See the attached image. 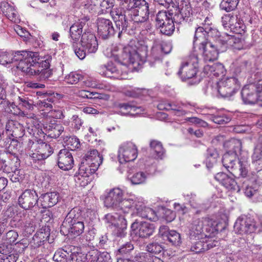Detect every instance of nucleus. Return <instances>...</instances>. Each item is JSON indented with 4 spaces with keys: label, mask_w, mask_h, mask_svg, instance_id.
<instances>
[{
    "label": "nucleus",
    "mask_w": 262,
    "mask_h": 262,
    "mask_svg": "<svg viewBox=\"0 0 262 262\" xmlns=\"http://www.w3.org/2000/svg\"><path fill=\"white\" fill-rule=\"evenodd\" d=\"M142 1L134 2V6L132 8L123 10L118 9L111 12L112 17L119 30V38L121 33L131 26L132 24L138 25L148 19L149 5L145 0Z\"/></svg>",
    "instance_id": "nucleus-1"
},
{
    "label": "nucleus",
    "mask_w": 262,
    "mask_h": 262,
    "mask_svg": "<svg viewBox=\"0 0 262 262\" xmlns=\"http://www.w3.org/2000/svg\"><path fill=\"white\" fill-rule=\"evenodd\" d=\"M148 47L145 45L139 46L128 45L123 48L121 59L125 63L137 64L139 66L143 64L147 58L150 66L155 67L160 64L163 57L159 43H155L151 49L150 53L147 55Z\"/></svg>",
    "instance_id": "nucleus-2"
},
{
    "label": "nucleus",
    "mask_w": 262,
    "mask_h": 262,
    "mask_svg": "<svg viewBox=\"0 0 262 262\" xmlns=\"http://www.w3.org/2000/svg\"><path fill=\"white\" fill-rule=\"evenodd\" d=\"M51 59V57H44L40 60L36 52L17 51V69L29 75H39L40 80H46L53 74L49 69Z\"/></svg>",
    "instance_id": "nucleus-3"
},
{
    "label": "nucleus",
    "mask_w": 262,
    "mask_h": 262,
    "mask_svg": "<svg viewBox=\"0 0 262 262\" xmlns=\"http://www.w3.org/2000/svg\"><path fill=\"white\" fill-rule=\"evenodd\" d=\"M229 143L233 151H229L223 156V165L233 175L245 178L248 171L247 156L239 158L238 162L236 160L238 153L242 150V142L239 140L233 139Z\"/></svg>",
    "instance_id": "nucleus-4"
},
{
    "label": "nucleus",
    "mask_w": 262,
    "mask_h": 262,
    "mask_svg": "<svg viewBox=\"0 0 262 262\" xmlns=\"http://www.w3.org/2000/svg\"><path fill=\"white\" fill-rule=\"evenodd\" d=\"M80 212L76 209H72L66 216L61 226V230L65 231L68 234L77 236L83 233L84 229V223L79 219Z\"/></svg>",
    "instance_id": "nucleus-5"
},
{
    "label": "nucleus",
    "mask_w": 262,
    "mask_h": 262,
    "mask_svg": "<svg viewBox=\"0 0 262 262\" xmlns=\"http://www.w3.org/2000/svg\"><path fill=\"white\" fill-rule=\"evenodd\" d=\"M199 59L198 55L193 52L182 63L178 73L183 79H190L196 74L198 69Z\"/></svg>",
    "instance_id": "nucleus-6"
},
{
    "label": "nucleus",
    "mask_w": 262,
    "mask_h": 262,
    "mask_svg": "<svg viewBox=\"0 0 262 262\" xmlns=\"http://www.w3.org/2000/svg\"><path fill=\"white\" fill-rule=\"evenodd\" d=\"M217 91L223 98H229L233 95L240 88V83L234 77L220 80L217 83Z\"/></svg>",
    "instance_id": "nucleus-7"
},
{
    "label": "nucleus",
    "mask_w": 262,
    "mask_h": 262,
    "mask_svg": "<svg viewBox=\"0 0 262 262\" xmlns=\"http://www.w3.org/2000/svg\"><path fill=\"white\" fill-rule=\"evenodd\" d=\"M172 13L166 11H159L156 17V26L160 29L161 33L170 36L174 31Z\"/></svg>",
    "instance_id": "nucleus-8"
},
{
    "label": "nucleus",
    "mask_w": 262,
    "mask_h": 262,
    "mask_svg": "<svg viewBox=\"0 0 262 262\" xmlns=\"http://www.w3.org/2000/svg\"><path fill=\"white\" fill-rule=\"evenodd\" d=\"M52 152V149L48 144L41 141L32 143L27 154L34 161L42 160L47 158Z\"/></svg>",
    "instance_id": "nucleus-9"
},
{
    "label": "nucleus",
    "mask_w": 262,
    "mask_h": 262,
    "mask_svg": "<svg viewBox=\"0 0 262 262\" xmlns=\"http://www.w3.org/2000/svg\"><path fill=\"white\" fill-rule=\"evenodd\" d=\"M138 156L136 145L131 142L122 144L118 150V159L120 163L134 161Z\"/></svg>",
    "instance_id": "nucleus-10"
},
{
    "label": "nucleus",
    "mask_w": 262,
    "mask_h": 262,
    "mask_svg": "<svg viewBox=\"0 0 262 262\" xmlns=\"http://www.w3.org/2000/svg\"><path fill=\"white\" fill-rule=\"evenodd\" d=\"M212 225V221L208 218L194 219L189 228L190 238L199 239L202 238L204 234V226H209Z\"/></svg>",
    "instance_id": "nucleus-11"
},
{
    "label": "nucleus",
    "mask_w": 262,
    "mask_h": 262,
    "mask_svg": "<svg viewBox=\"0 0 262 262\" xmlns=\"http://www.w3.org/2000/svg\"><path fill=\"white\" fill-rule=\"evenodd\" d=\"M39 199L35 191L26 189L19 196L17 200L19 205L25 210H28L34 207Z\"/></svg>",
    "instance_id": "nucleus-12"
},
{
    "label": "nucleus",
    "mask_w": 262,
    "mask_h": 262,
    "mask_svg": "<svg viewBox=\"0 0 262 262\" xmlns=\"http://www.w3.org/2000/svg\"><path fill=\"white\" fill-rule=\"evenodd\" d=\"M123 191L119 188H114L107 192L104 198V206L116 209L123 196Z\"/></svg>",
    "instance_id": "nucleus-13"
},
{
    "label": "nucleus",
    "mask_w": 262,
    "mask_h": 262,
    "mask_svg": "<svg viewBox=\"0 0 262 262\" xmlns=\"http://www.w3.org/2000/svg\"><path fill=\"white\" fill-rule=\"evenodd\" d=\"M179 13L175 15L173 19L179 23L187 21L192 15V9L188 0H176Z\"/></svg>",
    "instance_id": "nucleus-14"
},
{
    "label": "nucleus",
    "mask_w": 262,
    "mask_h": 262,
    "mask_svg": "<svg viewBox=\"0 0 262 262\" xmlns=\"http://www.w3.org/2000/svg\"><path fill=\"white\" fill-rule=\"evenodd\" d=\"M131 228L135 234L141 238H148L152 235L155 231L154 224L146 222H134Z\"/></svg>",
    "instance_id": "nucleus-15"
},
{
    "label": "nucleus",
    "mask_w": 262,
    "mask_h": 262,
    "mask_svg": "<svg viewBox=\"0 0 262 262\" xmlns=\"http://www.w3.org/2000/svg\"><path fill=\"white\" fill-rule=\"evenodd\" d=\"M234 230L238 233L243 234L254 232L256 229L254 222L248 218H238L234 226Z\"/></svg>",
    "instance_id": "nucleus-16"
},
{
    "label": "nucleus",
    "mask_w": 262,
    "mask_h": 262,
    "mask_svg": "<svg viewBox=\"0 0 262 262\" xmlns=\"http://www.w3.org/2000/svg\"><path fill=\"white\" fill-rule=\"evenodd\" d=\"M234 177L238 176L233 175L232 173L230 176L224 172H219L215 174L214 178L228 190L239 191V186Z\"/></svg>",
    "instance_id": "nucleus-17"
},
{
    "label": "nucleus",
    "mask_w": 262,
    "mask_h": 262,
    "mask_svg": "<svg viewBox=\"0 0 262 262\" xmlns=\"http://www.w3.org/2000/svg\"><path fill=\"white\" fill-rule=\"evenodd\" d=\"M257 82L245 85L243 88L241 95L245 104H255L257 101Z\"/></svg>",
    "instance_id": "nucleus-18"
},
{
    "label": "nucleus",
    "mask_w": 262,
    "mask_h": 262,
    "mask_svg": "<svg viewBox=\"0 0 262 262\" xmlns=\"http://www.w3.org/2000/svg\"><path fill=\"white\" fill-rule=\"evenodd\" d=\"M200 44L199 49L203 51L204 60L211 61L217 59L219 52L214 45L208 41H203L200 42Z\"/></svg>",
    "instance_id": "nucleus-19"
},
{
    "label": "nucleus",
    "mask_w": 262,
    "mask_h": 262,
    "mask_svg": "<svg viewBox=\"0 0 262 262\" xmlns=\"http://www.w3.org/2000/svg\"><path fill=\"white\" fill-rule=\"evenodd\" d=\"M58 165L63 170L71 169L74 165V159L72 153L67 149H61L58 153Z\"/></svg>",
    "instance_id": "nucleus-20"
},
{
    "label": "nucleus",
    "mask_w": 262,
    "mask_h": 262,
    "mask_svg": "<svg viewBox=\"0 0 262 262\" xmlns=\"http://www.w3.org/2000/svg\"><path fill=\"white\" fill-rule=\"evenodd\" d=\"M81 47L87 50L88 53L96 52L98 49V42L94 34L90 33H84L81 38Z\"/></svg>",
    "instance_id": "nucleus-21"
},
{
    "label": "nucleus",
    "mask_w": 262,
    "mask_h": 262,
    "mask_svg": "<svg viewBox=\"0 0 262 262\" xmlns=\"http://www.w3.org/2000/svg\"><path fill=\"white\" fill-rule=\"evenodd\" d=\"M98 32L102 38L106 39L108 36L114 34L115 30L112 21L104 18H99L97 19Z\"/></svg>",
    "instance_id": "nucleus-22"
},
{
    "label": "nucleus",
    "mask_w": 262,
    "mask_h": 262,
    "mask_svg": "<svg viewBox=\"0 0 262 262\" xmlns=\"http://www.w3.org/2000/svg\"><path fill=\"white\" fill-rule=\"evenodd\" d=\"M136 214L142 218L155 222L158 219L156 212L150 208L146 207L142 202H139L135 206Z\"/></svg>",
    "instance_id": "nucleus-23"
},
{
    "label": "nucleus",
    "mask_w": 262,
    "mask_h": 262,
    "mask_svg": "<svg viewBox=\"0 0 262 262\" xmlns=\"http://www.w3.org/2000/svg\"><path fill=\"white\" fill-rule=\"evenodd\" d=\"M105 223L110 225L123 230L126 228L127 221L125 215L115 213L114 214L108 213L105 216Z\"/></svg>",
    "instance_id": "nucleus-24"
},
{
    "label": "nucleus",
    "mask_w": 262,
    "mask_h": 262,
    "mask_svg": "<svg viewBox=\"0 0 262 262\" xmlns=\"http://www.w3.org/2000/svg\"><path fill=\"white\" fill-rule=\"evenodd\" d=\"M204 72L209 77H219L225 75L226 70L221 63H215L212 65H206L204 68Z\"/></svg>",
    "instance_id": "nucleus-25"
},
{
    "label": "nucleus",
    "mask_w": 262,
    "mask_h": 262,
    "mask_svg": "<svg viewBox=\"0 0 262 262\" xmlns=\"http://www.w3.org/2000/svg\"><path fill=\"white\" fill-rule=\"evenodd\" d=\"M139 202L137 200H134L132 199L122 198L116 209L120 211L119 212L120 214L122 212L123 213L125 216V214L129 212H132V214H136V213L134 212V211H135V206Z\"/></svg>",
    "instance_id": "nucleus-26"
},
{
    "label": "nucleus",
    "mask_w": 262,
    "mask_h": 262,
    "mask_svg": "<svg viewBox=\"0 0 262 262\" xmlns=\"http://www.w3.org/2000/svg\"><path fill=\"white\" fill-rule=\"evenodd\" d=\"M43 132L51 138H57L64 130V127L59 124L48 123L43 125Z\"/></svg>",
    "instance_id": "nucleus-27"
},
{
    "label": "nucleus",
    "mask_w": 262,
    "mask_h": 262,
    "mask_svg": "<svg viewBox=\"0 0 262 262\" xmlns=\"http://www.w3.org/2000/svg\"><path fill=\"white\" fill-rule=\"evenodd\" d=\"M99 73L104 76L114 79H123L119 75V71L112 64L107 66H102L99 69Z\"/></svg>",
    "instance_id": "nucleus-28"
},
{
    "label": "nucleus",
    "mask_w": 262,
    "mask_h": 262,
    "mask_svg": "<svg viewBox=\"0 0 262 262\" xmlns=\"http://www.w3.org/2000/svg\"><path fill=\"white\" fill-rule=\"evenodd\" d=\"M58 195L55 192H51L42 194L40 198L41 206L43 208L53 206L58 202Z\"/></svg>",
    "instance_id": "nucleus-29"
},
{
    "label": "nucleus",
    "mask_w": 262,
    "mask_h": 262,
    "mask_svg": "<svg viewBox=\"0 0 262 262\" xmlns=\"http://www.w3.org/2000/svg\"><path fill=\"white\" fill-rule=\"evenodd\" d=\"M84 24V22L78 21L70 27V34L71 38V40L70 41L71 43L78 42L82 32V28Z\"/></svg>",
    "instance_id": "nucleus-30"
},
{
    "label": "nucleus",
    "mask_w": 262,
    "mask_h": 262,
    "mask_svg": "<svg viewBox=\"0 0 262 262\" xmlns=\"http://www.w3.org/2000/svg\"><path fill=\"white\" fill-rule=\"evenodd\" d=\"M183 104L175 102H168L159 105L160 109L172 111L174 114L178 116H183L186 114V111L182 109Z\"/></svg>",
    "instance_id": "nucleus-31"
},
{
    "label": "nucleus",
    "mask_w": 262,
    "mask_h": 262,
    "mask_svg": "<svg viewBox=\"0 0 262 262\" xmlns=\"http://www.w3.org/2000/svg\"><path fill=\"white\" fill-rule=\"evenodd\" d=\"M17 107L19 110L17 112V115L25 116L27 114L26 110H29L32 107V103L29 98L24 95L18 96L17 99Z\"/></svg>",
    "instance_id": "nucleus-32"
},
{
    "label": "nucleus",
    "mask_w": 262,
    "mask_h": 262,
    "mask_svg": "<svg viewBox=\"0 0 262 262\" xmlns=\"http://www.w3.org/2000/svg\"><path fill=\"white\" fill-rule=\"evenodd\" d=\"M0 8L8 19L12 22H16V10L14 7L11 6L6 1H2L0 3Z\"/></svg>",
    "instance_id": "nucleus-33"
},
{
    "label": "nucleus",
    "mask_w": 262,
    "mask_h": 262,
    "mask_svg": "<svg viewBox=\"0 0 262 262\" xmlns=\"http://www.w3.org/2000/svg\"><path fill=\"white\" fill-rule=\"evenodd\" d=\"M98 159V158L96 157V161L94 160L95 163L91 164L92 165H88L86 162L85 163L81 162L79 167V172L82 174L92 176L98 168V163L97 161Z\"/></svg>",
    "instance_id": "nucleus-34"
},
{
    "label": "nucleus",
    "mask_w": 262,
    "mask_h": 262,
    "mask_svg": "<svg viewBox=\"0 0 262 262\" xmlns=\"http://www.w3.org/2000/svg\"><path fill=\"white\" fill-rule=\"evenodd\" d=\"M212 34L210 33V29L207 28H204L203 27H198L195 32L193 40V45L196 43L197 41H207L206 37L208 36H214Z\"/></svg>",
    "instance_id": "nucleus-35"
},
{
    "label": "nucleus",
    "mask_w": 262,
    "mask_h": 262,
    "mask_svg": "<svg viewBox=\"0 0 262 262\" xmlns=\"http://www.w3.org/2000/svg\"><path fill=\"white\" fill-rule=\"evenodd\" d=\"M96 157L98 158L97 163H98V167L102 162V157L98 153V151L96 149H92L89 151L85 156L82 159L81 162H86L88 165H92L91 164L95 163L96 161Z\"/></svg>",
    "instance_id": "nucleus-36"
},
{
    "label": "nucleus",
    "mask_w": 262,
    "mask_h": 262,
    "mask_svg": "<svg viewBox=\"0 0 262 262\" xmlns=\"http://www.w3.org/2000/svg\"><path fill=\"white\" fill-rule=\"evenodd\" d=\"M21 219L19 220L21 227L27 234H31L35 229L33 222L28 215L23 213V217L20 216Z\"/></svg>",
    "instance_id": "nucleus-37"
},
{
    "label": "nucleus",
    "mask_w": 262,
    "mask_h": 262,
    "mask_svg": "<svg viewBox=\"0 0 262 262\" xmlns=\"http://www.w3.org/2000/svg\"><path fill=\"white\" fill-rule=\"evenodd\" d=\"M219 153L214 148H208L207 151L206 164L207 168H210L216 163L219 158Z\"/></svg>",
    "instance_id": "nucleus-38"
},
{
    "label": "nucleus",
    "mask_w": 262,
    "mask_h": 262,
    "mask_svg": "<svg viewBox=\"0 0 262 262\" xmlns=\"http://www.w3.org/2000/svg\"><path fill=\"white\" fill-rule=\"evenodd\" d=\"M248 61L246 60L238 59L233 64V73L236 75H239L243 73H245L248 70Z\"/></svg>",
    "instance_id": "nucleus-39"
},
{
    "label": "nucleus",
    "mask_w": 262,
    "mask_h": 262,
    "mask_svg": "<svg viewBox=\"0 0 262 262\" xmlns=\"http://www.w3.org/2000/svg\"><path fill=\"white\" fill-rule=\"evenodd\" d=\"M16 54L15 52L10 51L0 52V64L3 65H9L8 68L10 67L9 65L13 63L14 61V57Z\"/></svg>",
    "instance_id": "nucleus-40"
},
{
    "label": "nucleus",
    "mask_w": 262,
    "mask_h": 262,
    "mask_svg": "<svg viewBox=\"0 0 262 262\" xmlns=\"http://www.w3.org/2000/svg\"><path fill=\"white\" fill-rule=\"evenodd\" d=\"M6 151L7 153L16 157V137H8L6 141Z\"/></svg>",
    "instance_id": "nucleus-41"
},
{
    "label": "nucleus",
    "mask_w": 262,
    "mask_h": 262,
    "mask_svg": "<svg viewBox=\"0 0 262 262\" xmlns=\"http://www.w3.org/2000/svg\"><path fill=\"white\" fill-rule=\"evenodd\" d=\"M118 107L123 114H127L132 112L140 113L143 111L141 107H137L128 103H120L118 105Z\"/></svg>",
    "instance_id": "nucleus-42"
},
{
    "label": "nucleus",
    "mask_w": 262,
    "mask_h": 262,
    "mask_svg": "<svg viewBox=\"0 0 262 262\" xmlns=\"http://www.w3.org/2000/svg\"><path fill=\"white\" fill-rule=\"evenodd\" d=\"M150 147L155 154V158H161L164 153L162 143L157 140H152L150 143Z\"/></svg>",
    "instance_id": "nucleus-43"
},
{
    "label": "nucleus",
    "mask_w": 262,
    "mask_h": 262,
    "mask_svg": "<svg viewBox=\"0 0 262 262\" xmlns=\"http://www.w3.org/2000/svg\"><path fill=\"white\" fill-rule=\"evenodd\" d=\"M165 237L174 246H179L182 242L180 234L175 230H170Z\"/></svg>",
    "instance_id": "nucleus-44"
},
{
    "label": "nucleus",
    "mask_w": 262,
    "mask_h": 262,
    "mask_svg": "<svg viewBox=\"0 0 262 262\" xmlns=\"http://www.w3.org/2000/svg\"><path fill=\"white\" fill-rule=\"evenodd\" d=\"M11 241H10V243L8 242L3 243L0 244V253L2 254H10L14 252H16L15 250V246L16 244L10 243ZM14 240H13L12 242L14 243Z\"/></svg>",
    "instance_id": "nucleus-45"
},
{
    "label": "nucleus",
    "mask_w": 262,
    "mask_h": 262,
    "mask_svg": "<svg viewBox=\"0 0 262 262\" xmlns=\"http://www.w3.org/2000/svg\"><path fill=\"white\" fill-rule=\"evenodd\" d=\"M238 2V1L233 0H223L220 5V7L223 10L230 12L236 8Z\"/></svg>",
    "instance_id": "nucleus-46"
},
{
    "label": "nucleus",
    "mask_w": 262,
    "mask_h": 262,
    "mask_svg": "<svg viewBox=\"0 0 262 262\" xmlns=\"http://www.w3.org/2000/svg\"><path fill=\"white\" fill-rule=\"evenodd\" d=\"M147 174L143 172H138L134 174L130 178L132 184L139 185L145 182Z\"/></svg>",
    "instance_id": "nucleus-47"
},
{
    "label": "nucleus",
    "mask_w": 262,
    "mask_h": 262,
    "mask_svg": "<svg viewBox=\"0 0 262 262\" xmlns=\"http://www.w3.org/2000/svg\"><path fill=\"white\" fill-rule=\"evenodd\" d=\"M75 180L77 185L81 187H85L91 182L92 177L90 176L81 174L80 172H78V174L75 176Z\"/></svg>",
    "instance_id": "nucleus-48"
},
{
    "label": "nucleus",
    "mask_w": 262,
    "mask_h": 262,
    "mask_svg": "<svg viewBox=\"0 0 262 262\" xmlns=\"http://www.w3.org/2000/svg\"><path fill=\"white\" fill-rule=\"evenodd\" d=\"M114 5V0H103L99 3V5L101 10V11L104 12H111L118 8H116L113 10L111 9L113 8Z\"/></svg>",
    "instance_id": "nucleus-49"
},
{
    "label": "nucleus",
    "mask_w": 262,
    "mask_h": 262,
    "mask_svg": "<svg viewBox=\"0 0 262 262\" xmlns=\"http://www.w3.org/2000/svg\"><path fill=\"white\" fill-rule=\"evenodd\" d=\"M66 144L68 148L71 150H75L80 147V141L76 137H70L66 141Z\"/></svg>",
    "instance_id": "nucleus-50"
},
{
    "label": "nucleus",
    "mask_w": 262,
    "mask_h": 262,
    "mask_svg": "<svg viewBox=\"0 0 262 262\" xmlns=\"http://www.w3.org/2000/svg\"><path fill=\"white\" fill-rule=\"evenodd\" d=\"M236 15H231V14L224 15L222 18V23L225 28H229L230 29L233 25V23L236 20Z\"/></svg>",
    "instance_id": "nucleus-51"
},
{
    "label": "nucleus",
    "mask_w": 262,
    "mask_h": 262,
    "mask_svg": "<svg viewBox=\"0 0 262 262\" xmlns=\"http://www.w3.org/2000/svg\"><path fill=\"white\" fill-rule=\"evenodd\" d=\"M81 78V75L75 72H71L65 77L64 81L68 83L74 84L78 83Z\"/></svg>",
    "instance_id": "nucleus-52"
},
{
    "label": "nucleus",
    "mask_w": 262,
    "mask_h": 262,
    "mask_svg": "<svg viewBox=\"0 0 262 262\" xmlns=\"http://www.w3.org/2000/svg\"><path fill=\"white\" fill-rule=\"evenodd\" d=\"M190 250L196 253L204 252L207 250L205 243L201 241H198L192 244Z\"/></svg>",
    "instance_id": "nucleus-53"
},
{
    "label": "nucleus",
    "mask_w": 262,
    "mask_h": 262,
    "mask_svg": "<svg viewBox=\"0 0 262 262\" xmlns=\"http://www.w3.org/2000/svg\"><path fill=\"white\" fill-rule=\"evenodd\" d=\"M6 132L8 137H15L16 129V122L13 120L8 121L6 126Z\"/></svg>",
    "instance_id": "nucleus-54"
},
{
    "label": "nucleus",
    "mask_w": 262,
    "mask_h": 262,
    "mask_svg": "<svg viewBox=\"0 0 262 262\" xmlns=\"http://www.w3.org/2000/svg\"><path fill=\"white\" fill-rule=\"evenodd\" d=\"M86 257L81 253H72L67 262H85Z\"/></svg>",
    "instance_id": "nucleus-55"
},
{
    "label": "nucleus",
    "mask_w": 262,
    "mask_h": 262,
    "mask_svg": "<svg viewBox=\"0 0 262 262\" xmlns=\"http://www.w3.org/2000/svg\"><path fill=\"white\" fill-rule=\"evenodd\" d=\"M71 44L75 54L80 59H83L85 57L86 54H89L87 52V50H85L82 47L81 48H77V42H71Z\"/></svg>",
    "instance_id": "nucleus-56"
},
{
    "label": "nucleus",
    "mask_w": 262,
    "mask_h": 262,
    "mask_svg": "<svg viewBox=\"0 0 262 262\" xmlns=\"http://www.w3.org/2000/svg\"><path fill=\"white\" fill-rule=\"evenodd\" d=\"M17 35L19 36V39L26 42L30 38V33L25 29L17 25Z\"/></svg>",
    "instance_id": "nucleus-57"
},
{
    "label": "nucleus",
    "mask_w": 262,
    "mask_h": 262,
    "mask_svg": "<svg viewBox=\"0 0 262 262\" xmlns=\"http://www.w3.org/2000/svg\"><path fill=\"white\" fill-rule=\"evenodd\" d=\"M50 97L52 99L51 101L46 100L45 98L42 99H39L37 101V104L40 108L46 107L47 110H51V108H52V104L54 102L55 98L52 95L50 96Z\"/></svg>",
    "instance_id": "nucleus-58"
},
{
    "label": "nucleus",
    "mask_w": 262,
    "mask_h": 262,
    "mask_svg": "<svg viewBox=\"0 0 262 262\" xmlns=\"http://www.w3.org/2000/svg\"><path fill=\"white\" fill-rule=\"evenodd\" d=\"M163 247L158 243H152L146 247L147 251L151 253L159 254L163 250Z\"/></svg>",
    "instance_id": "nucleus-59"
},
{
    "label": "nucleus",
    "mask_w": 262,
    "mask_h": 262,
    "mask_svg": "<svg viewBox=\"0 0 262 262\" xmlns=\"http://www.w3.org/2000/svg\"><path fill=\"white\" fill-rule=\"evenodd\" d=\"M210 120L216 124H224L229 122L230 118L225 115L211 116Z\"/></svg>",
    "instance_id": "nucleus-60"
},
{
    "label": "nucleus",
    "mask_w": 262,
    "mask_h": 262,
    "mask_svg": "<svg viewBox=\"0 0 262 262\" xmlns=\"http://www.w3.org/2000/svg\"><path fill=\"white\" fill-rule=\"evenodd\" d=\"M69 253L63 249H59L55 253L53 256V260L56 261H61L64 259Z\"/></svg>",
    "instance_id": "nucleus-61"
},
{
    "label": "nucleus",
    "mask_w": 262,
    "mask_h": 262,
    "mask_svg": "<svg viewBox=\"0 0 262 262\" xmlns=\"http://www.w3.org/2000/svg\"><path fill=\"white\" fill-rule=\"evenodd\" d=\"M151 254L148 253L140 252L135 256V259L137 262H149Z\"/></svg>",
    "instance_id": "nucleus-62"
},
{
    "label": "nucleus",
    "mask_w": 262,
    "mask_h": 262,
    "mask_svg": "<svg viewBox=\"0 0 262 262\" xmlns=\"http://www.w3.org/2000/svg\"><path fill=\"white\" fill-rule=\"evenodd\" d=\"M86 84L90 87L99 89L103 88V84L95 78H89L86 81Z\"/></svg>",
    "instance_id": "nucleus-63"
},
{
    "label": "nucleus",
    "mask_w": 262,
    "mask_h": 262,
    "mask_svg": "<svg viewBox=\"0 0 262 262\" xmlns=\"http://www.w3.org/2000/svg\"><path fill=\"white\" fill-rule=\"evenodd\" d=\"M16 253L14 252L8 255H0V262H16Z\"/></svg>",
    "instance_id": "nucleus-64"
}]
</instances>
